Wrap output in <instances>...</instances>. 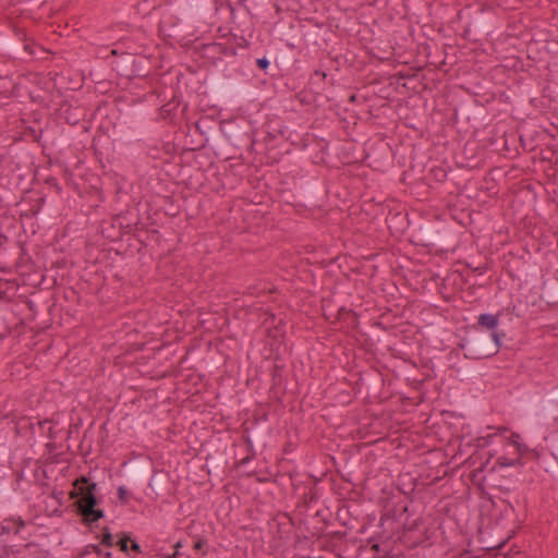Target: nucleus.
Returning a JSON list of instances; mask_svg holds the SVG:
<instances>
[{
  "instance_id": "bb28decb",
  "label": "nucleus",
  "mask_w": 558,
  "mask_h": 558,
  "mask_svg": "<svg viewBox=\"0 0 558 558\" xmlns=\"http://www.w3.org/2000/svg\"><path fill=\"white\" fill-rule=\"evenodd\" d=\"M205 546H206V541H204V539H198V541H196V542L194 543L193 548H194L195 550H197V551H202V553H203V555H205V554H206V551H204V550H203Z\"/></svg>"
},
{
  "instance_id": "7ed1b4c3",
  "label": "nucleus",
  "mask_w": 558,
  "mask_h": 558,
  "mask_svg": "<svg viewBox=\"0 0 558 558\" xmlns=\"http://www.w3.org/2000/svg\"><path fill=\"white\" fill-rule=\"evenodd\" d=\"M501 333L493 331L490 336L480 335L465 339L460 347L469 359L489 357L498 353L501 347Z\"/></svg>"
},
{
  "instance_id": "864d4df0",
  "label": "nucleus",
  "mask_w": 558,
  "mask_h": 558,
  "mask_svg": "<svg viewBox=\"0 0 558 558\" xmlns=\"http://www.w3.org/2000/svg\"><path fill=\"white\" fill-rule=\"evenodd\" d=\"M111 53H112V54H117V50H114V49H113V50H111Z\"/></svg>"
},
{
  "instance_id": "ea45409f",
  "label": "nucleus",
  "mask_w": 558,
  "mask_h": 558,
  "mask_svg": "<svg viewBox=\"0 0 558 558\" xmlns=\"http://www.w3.org/2000/svg\"><path fill=\"white\" fill-rule=\"evenodd\" d=\"M547 299H549V300H557L558 299V290H555L550 294H548Z\"/></svg>"
},
{
  "instance_id": "423d86ee",
  "label": "nucleus",
  "mask_w": 558,
  "mask_h": 558,
  "mask_svg": "<svg viewBox=\"0 0 558 558\" xmlns=\"http://www.w3.org/2000/svg\"><path fill=\"white\" fill-rule=\"evenodd\" d=\"M379 542L376 537H372L369 539V544L372 545V549L376 551L373 558H404L401 553H392V548L390 546V538L392 535L386 534L384 531L378 535Z\"/></svg>"
},
{
  "instance_id": "0eeeda50",
  "label": "nucleus",
  "mask_w": 558,
  "mask_h": 558,
  "mask_svg": "<svg viewBox=\"0 0 558 558\" xmlns=\"http://www.w3.org/2000/svg\"><path fill=\"white\" fill-rule=\"evenodd\" d=\"M59 117L70 125H76L84 119L85 113L80 106H73L69 102H63L59 108Z\"/></svg>"
},
{
  "instance_id": "9d476101",
  "label": "nucleus",
  "mask_w": 558,
  "mask_h": 558,
  "mask_svg": "<svg viewBox=\"0 0 558 558\" xmlns=\"http://www.w3.org/2000/svg\"><path fill=\"white\" fill-rule=\"evenodd\" d=\"M223 134L235 148H240L241 146L248 144L251 141L247 132H243L234 126L226 128Z\"/></svg>"
},
{
  "instance_id": "1a4fd4ad",
  "label": "nucleus",
  "mask_w": 558,
  "mask_h": 558,
  "mask_svg": "<svg viewBox=\"0 0 558 558\" xmlns=\"http://www.w3.org/2000/svg\"><path fill=\"white\" fill-rule=\"evenodd\" d=\"M293 29V41L294 43H308L311 40H314L317 37V27H310L305 24H299L296 27L291 25L290 27Z\"/></svg>"
},
{
  "instance_id": "a18cd8bd",
  "label": "nucleus",
  "mask_w": 558,
  "mask_h": 558,
  "mask_svg": "<svg viewBox=\"0 0 558 558\" xmlns=\"http://www.w3.org/2000/svg\"><path fill=\"white\" fill-rule=\"evenodd\" d=\"M316 495L315 493L311 492L310 493V501H313L315 499Z\"/></svg>"
},
{
  "instance_id": "2f4dec72",
  "label": "nucleus",
  "mask_w": 558,
  "mask_h": 558,
  "mask_svg": "<svg viewBox=\"0 0 558 558\" xmlns=\"http://www.w3.org/2000/svg\"><path fill=\"white\" fill-rule=\"evenodd\" d=\"M15 35L19 41H27V36L24 29H15Z\"/></svg>"
},
{
  "instance_id": "5701e85b",
  "label": "nucleus",
  "mask_w": 558,
  "mask_h": 558,
  "mask_svg": "<svg viewBox=\"0 0 558 558\" xmlns=\"http://www.w3.org/2000/svg\"><path fill=\"white\" fill-rule=\"evenodd\" d=\"M269 64H270V62H269L268 58H266V57L258 58L256 60V65L259 70L266 71L268 69Z\"/></svg>"
},
{
  "instance_id": "de8ad7c7",
  "label": "nucleus",
  "mask_w": 558,
  "mask_h": 558,
  "mask_svg": "<svg viewBox=\"0 0 558 558\" xmlns=\"http://www.w3.org/2000/svg\"><path fill=\"white\" fill-rule=\"evenodd\" d=\"M494 473H495V466H493V468L490 469V471H489V476H493V475H494Z\"/></svg>"
},
{
  "instance_id": "6ab92c4d",
  "label": "nucleus",
  "mask_w": 558,
  "mask_h": 558,
  "mask_svg": "<svg viewBox=\"0 0 558 558\" xmlns=\"http://www.w3.org/2000/svg\"><path fill=\"white\" fill-rule=\"evenodd\" d=\"M266 291V288H259L258 284H253L246 288L245 294L251 296H258L260 293H265Z\"/></svg>"
},
{
  "instance_id": "f03ea898",
  "label": "nucleus",
  "mask_w": 558,
  "mask_h": 558,
  "mask_svg": "<svg viewBox=\"0 0 558 558\" xmlns=\"http://www.w3.org/2000/svg\"><path fill=\"white\" fill-rule=\"evenodd\" d=\"M416 244L439 250H448L453 245L452 231L441 223H425L415 234Z\"/></svg>"
},
{
  "instance_id": "393cba45",
  "label": "nucleus",
  "mask_w": 558,
  "mask_h": 558,
  "mask_svg": "<svg viewBox=\"0 0 558 558\" xmlns=\"http://www.w3.org/2000/svg\"><path fill=\"white\" fill-rule=\"evenodd\" d=\"M477 27L483 31V32H486L489 29V21L486 19V17H481L478 19L477 21Z\"/></svg>"
},
{
  "instance_id": "4be33fe9",
  "label": "nucleus",
  "mask_w": 558,
  "mask_h": 558,
  "mask_svg": "<svg viewBox=\"0 0 558 558\" xmlns=\"http://www.w3.org/2000/svg\"><path fill=\"white\" fill-rule=\"evenodd\" d=\"M247 445H248V449L251 451V454H247L246 457H244L242 460H240V462L238 463V465H244L246 463H248L252 459H254L255 457V452L253 450V445L250 440V438H247Z\"/></svg>"
},
{
  "instance_id": "c85d7f7f",
  "label": "nucleus",
  "mask_w": 558,
  "mask_h": 558,
  "mask_svg": "<svg viewBox=\"0 0 558 558\" xmlns=\"http://www.w3.org/2000/svg\"><path fill=\"white\" fill-rule=\"evenodd\" d=\"M132 550L134 553H137V554H141L142 553V547L141 545L134 541V539H131V546H129V551Z\"/></svg>"
},
{
  "instance_id": "3c124183",
  "label": "nucleus",
  "mask_w": 558,
  "mask_h": 558,
  "mask_svg": "<svg viewBox=\"0 0 558 558\" xmlns=\"http://www.w3.org/2000/svg\"><path fill=\"white\" fill-rule=\"evenodd\" d=\"M246 0H239V4H243Z\"/></svg>"
},
{
  "instance_id": "58836bf2",
  "label": "nucleus",
  "mask_w": 558,
  "mask_h": 558,
  "mask_svg": "<svg viewBox=\"0 0 558 558\" xmlns=\"http://www.w3.org/2000/svg\"><path fill=\"white\" fill-rule=\"evenodd\" d=\"M92 550L97 554L98 556L102 555V549L100 548V545H90L89 546Z\"/></svg>"
},
{
  "instance_id": "f704fd0d",
  "label": "nucleus",
  "mask_w": 558,
  "mask_h": 558,
  "mask_svg": "<svg viewBox=\"0 0 558 558\" xmlns=\"http://www.w3.org/2000/svg\"><path fill=\"white\" fill-rule=\"evenodd\" d=\"M225 54L235 56L236 54V48L235 47H226L223 50Z\"/></svg>"
},
{
  "instance_id": "c9c22d12",
  "label": "nucleus",
  "mask_w": 558,
  "mask_h": 558,
  "mask_svg": "<svg viewBox=\"0 0 558 558\" xmlns=\"http://www.w3.org/2000/svg\"><path fill=\"white\" fill-rule=\"evenodd\" d=\"M31 132H32V134L34 136V140L39 143L40 140H41V136H43V130H39L38 134L35 132L34 129H31Z\"/></svg>"
},
{
  "instance_id": "a19ab883",
  "label": "nucleus",
  "mask_w": 558,
  "mask_h": 558,
  "mask_svg": "<svg viewBox=\"0 0 558 558\" xmlns=\"http://www.w3.org/2000/svg\"><path fill=\"white\" fill-rule=\"evenodd\" d=\"M553 456L556 459V461L558 462V444L556 445V447H555V449L553 451Z\"/></svg>"
},
{
  "instance_id": "f8f14e48",
  "label": "nucleus",
  "mask_w": 558,
  "mask_h": 558,
  "mask_svg": "<svg viewBox=\"0 0 558 558\" xmlns=\"http://www.w3.org/2000/svg\"><path fill=\"white\" fill-rule=\"evenodd\" d=\"M25 526V521L21 518L19 519H5L0 524V533L3 534H10L14 533L17 534L22 527Z\"/></svg>"
},
{
  "instance_id": "dca6fc26",
  "label": "nucleus",
  "mask_w": 558,
  "mask_h": 558,
  "mask_svg": "<svg viewBox=\"0 0 558 558\" xmlns=\"http://www.w3.org/2000/svg\"><path fill=\"white\" fill-rule=\"evenodd\" d=\"M545 405L551 415H556L558 413V391H555L547 397Z\"/></svg>"
},
{
  "instance_id": "7c9ffc66",
  "label": "nucleus",
  "mask_w": 558,
  "mask_h": 558,
  "mask_svg": "<svg viewBox=\"0 0 558 558\" xmlns=\"http://www.w3.org/2000/svg\"><path fill=\"white\" fill-rule=\"evenodd\" d=\"M250 46V41L244 37L236 38V47L239 48H247Z\"/></svg>"
},
{
  "instance_id": "6e6552de",
  "label": "nucleus",
  "mask_w": 558,
  "mask_h": 558,
  "mask_svg": "<svg viewBox=\"0 0 558 558\" xmlns=\"http://www.w3.org/2000/svg\"><path fill=\"white\" fill-rule=\"evenodd\" d=\"M123 466H126V474L133 482H142L149 474V465L146 462H123Z\"/></svg>"
},
{
  "instance_id": "8fccbe9b",
  "label": "nucleus",
  "mask_w": 558,
  "mask_h": 558,
  "mask_svg": "<svg viewBox=\"0 0 558 558\" xmlns=\"http://www.w3.org/2000/svg\"><path fill=\"white\" fill-rule=\"evenodd\" d=\"M131 457H132V458H136V452H135V451H132V452H131Z\"/></svg>"
},
{
  "instance_id": "473e14b6",
  "label": "nucleus",
  "mask_w": 558,
  "mask_h": 558,
  "mask_svg": "<svg viewBox=\"0 0 558 558\" xmlns=\"http://www.w3.org/2000/svg\"><path fill=\"white\" fill-rule=\"evenodd\" d=\"M33 47H34V44H33V43H26V41H25V45H24L23 49H24V51H25V52H27L28 54H31V56H32V54H34V49H33Z\"/></svg>"
},
{
  "instance_id": "09e8293b",
  "label": "nucleus",
  "mask_w": 558,
  "mask_h": 558,
  "mask_svg": "<svg viewBox=\"0 0 558 558\" xmlns=\"http://www.w3.org/2000/svg\"><path fill=\"white\" fill-rule=\"evenodd\" d=\"M47 182H48V183H50V182H54V185H57L56 178H51V179H49Z\"/></svg>"
},
{
  "instance_id": "39448f33",
  "label": "nucleus",
  "mask_w": 558,
  "mask_h": 558,
  "mask_svg": "<svg viewBox=\"0 0 558 558\" xmlns=\"http://www.w3.org/2000/svg\"><path fill=\"white\" fill-rule=\"evenodd\" d=\"M210 86L214 97L221 101L238 100L250 97L252 94V90L247 86L223 77L214 78Z\"/></svg>"
},
{
  "instance_id": "49530a36",
  "label": "nucleus",
  "mask_w": 558,
  "mask_h": 558,
  "mask_svg": "<svg viewBox=\"0 0 558 558\" xmlns=\"http://www.w3.org/2000/svg\"><path fill=\"white\" fill-rule=\"evenodd\" d=\"M104 558H113V557H112V553L107 551V553L104 555Z\"/></svg>"
},
{
  "instance_id": "9b49d317",
  "label": "nucleus",
  "mask_w": 558,
  "mask_h": 558,
  "mask_svg": "<svg viewBox=\"0 0 558 558\" xmlns=\"http://www.w3.org/2000/svg\"><path fill=\"white\" fill-rule=\"evenodd\" d=\"M168 476L169 473L163 469H154L148 481V487L159 494L163 489Z\"/></svg>"
},
{
  "instance_id": "603ef678",
  "label": "nucleus",
  "mask_w": 558,
  "mask_h": 558,
  "mask_svg": "<svg viewBox=\"0 0 558 558\" xmlns=\"http://www.w3.org/2000/svg\"><path fill=\"white\" fill-rule=\"evenodd\" d=\"M179 547H181V543H178V544L175 545V548H177V549H178Z\"/></svg>"
},
{
  "instance_id": "e433bc0d",
  "label": "nucleus",
  "mask_w": 558,
  "mask_h": 558,
  "mask_svg": "<svg viewBox=\"0 0 558 558\" xmlns=\"http://www.w3.org/2000/svg\"><path fill=\"white\" fill-rule=\"evenodd\" d=\"M435 173L439 181L445 180V178L447 175V173L442 169L436 170Z\"/></svg>"
},
{
  "instance_id": "aec40b11",
  "label": "nucleus",
  "mask_w": 558,
  "mask_h": 558,
  "mask_svg": "<svg viewBox=\"0 0 558 558\" xmlns=\"http://www.w3.org/2000/svg\"><path fill=\"white\" fill-rule=\"evenodd\" d=\"M521 464V459L520 458H517L514 460H511V459H508L506 457H500L498 458L497 460V464L500 466V468H505V466H510V465H514V464Z\"/></svg>"
},
{
  "instance_id": "79ce46f5",
  "label": "nucleus",
  "mask_w": 558,
  "mask_h": 558,
  "mask_svg": "<svg viewBox=\"0 0 558 558\" xmlns=\"http://www.w3.org/2000/svg\"><path fill=\"white\" fill-rule=\"evenodd\" d=\"M179 551L175 550L171 556H169V558H179Z\"/></svg>"
},
{
  "instance_id": "4468645a",
  "label": "nucleus",
  "mask_w": 558,
  "mask_h": 558,
  "mask_svg": "<svg viewBox=\"0 0 558 558\" xmlns=\"http://www.w3.org/2000/svg\"><path fill=\"white\" fill-rule=\"evenodd\" d=\"M130 534L125 532H120L118 534V541L114 543V546L119 547V550L125 555H129V543H131Z\"/></svg>"
},
{
  "instance_id": "412c9836",
  "label": "nucleus",
  "mask_w": 558,
  "mask_h": 558,
  "mask_svg": "<svg viewBox=\"0 0 558 558\" xmlns=\"http://www.w3.org/2000/svg\"><path fill=\"white\" fill-rule=\"evenodd\" d=\"M117 494H118V499L123 505L129 502V492L126 490V488L124 486H119L117 489Z\"/></svg>"
},
{
  "instance_id": "c756f323",
  "label": "nucleus",
  "mask_w": 558,
  "mask_h": 558,
  "mask_svg": "<svg viewBox=\"0 0 558 558\" xmlns=\"http://www.w3.org/2000/svg\"><path fill=\"white\" fill-rule=\"evenodd\" d=\"M279 62L282 64V65H289L290 62H291V57L289 53H282L279 56Z\"/></svg>"
},
{
  "instance_id": "f3484780",
  "label": "nucleus",
  "mask_w": 558,
  "mask_h": 558,
  "mask_svg": "<svg viewBox=\"0 0 558 558\" xmlns=\"http://www.w3.org/2000/svg\"><path fill=\"white\" fill-rule=\"evenodd\" d=\"M100 544L106 546V547H113L114 546L113 535H112V533H111V531H110V529L108 526H105L102 529Z\"/></svg>"
},
{
  "instance_id": "20e7f679",
  "label": "nucleus",
  "mask_w": 558,
  "mask_h": 558,
  "mask_svg": "<svg viewBox=\"0 0 558 558\" xmlns=\"http://www.w3.org/2000/svg\"><path fill=\"white\" fill-rule=\"evenodd\" d=\"M402 531L398 533L397 539L408 548L428 547L432 545L434 532L427 527L421 518L405 521L401 525Z\"/></svg>"
},
{
  "instance_id": "72a5a7b5",
  "label": "nucleus",
  "mask_w": 558,
  "mask_h": 558,
  "mask_svg": "<svg viewBox=\"0 0 558 558\" xmlns=\"http://www.w3.org/2000/svg\"><path fill=\"white\" fill-rule=\"evenodd\" d=\"M0 558H9V551L7 545L0 547Z\"/></svg>"
},
{
  "instance_id": "c03bdc74",
  "label": "nucleus",
  "mask_w": 558,
  "mask_h": 558,
  "mask_svg": "<svg viewBox=\"0 0 558 558\" xmlns=\"http://www.w3.org/2000/svg\"><path fill=\"white\" fill-rule=\"evenodd\" d=\"M2 493H3L4 495H7V494H9V493H10V489H9V487H8L7 485H5V486H3V490H2Z\"/></svg>"
},
{
  "instance_id": "f257e3e1",
  "label": "nucleus",
  "mask_w": 558,
  "mask_h": 558,
  "mask_svg": "<svg viewBox=\"0 0 558 558\" xmlns=\"http://www.w3.org/2000/svg\"><path fill=\"white\" fill-rule=\"evenodd\" d=\"M97 483L89 477L81 475L73 482V489L69 493L74 500L73 507L82 523L90 530L98 526L97 522L105 518V511L99 508L101 497L97 495Z\"/></svg>"
},
{
  "instance_id": "a211bd4d",
  "label": "nucleus",
  "mask_w": 558,
  "mask_h": 558,
  "mask_svg": "<svg viewBox=\"0 0 558 558\" xmlns=\"http://www.w3.org/2000/svg\"><path fill=\"white\" fill-rule=\"evenodd\" d=\"M282 366L275 365L272 368V386H278L282 381Z\"/></svg>"
},
{
  "instance_id": "b1692460",
  "label": "nucleus",
  "mask_w": 558,
  "mask_h": 558,
  "mask_svg": "<svg viewBox=\"0 0 558 558\" xmlns=\"http://www.w3.org/2000/svg\"><path fill=\"white\" fill-rule=\"evenodd\" d=\"M210 459H211V457L208 456L206 458V462L210 465V468H214V469L218 470L221 466V464H222V459H220V458L219 459H213V460H210Z\"/></svg>"
},
{
  "instance_id": "a878e982",
  "label": "nucleus",
  "mask_w": 558,
  "mask_h": 558,
  "mask_svg": "<svg viewBox=\"0 0 558 558\" xmlns=\"http://www.w3.org/2000/svg\"><path fill=\"white\" fill-rule=\"evenodd\" d=\"M345 315H353V316H356L355 313L352 311V310H345L344 307H341L339 311H338V314H337V318L338 319H344V316Z\"/></svg>"
},
{
  "instance_id": "4c0bfd02",
  "label": "nucleus",
  "mask_w": 558,
  "mask_h": 558,
  "mask_svg": "<svg viewBox=\"0 0 558 558\" xmlns=\"http://www.w3.org/2000/svg\"><path fill=\"white\" fill-rule=\"evenodd\" d=\"M386 524L393 525L395 524V520L391 519V518H388V517H386V518L383 517L381 518V525L384 526Z\"/></svg>"
},
{
  "instance_id": "cd10ccee",
  "label": "nucleus",
  "mask_w": 558,
  "mask_h": 558,
  "mask_svg": "<svg viewBox=\"0 0 558 558\" xmlns=\"http://www.w3.org/2000/svg\"><path fill=\"white\" fill-rule=\"evenodd\" d=\"M276 316L272 313H267L266 318L264 320V325L270 328L271 325L275 324Z\"/></svg>"
},
{
  "instance_id": "37998d69",
  "label": "nucleus",
  "mask_w": 558,
  "mask_h": 558,
  "mask_svg": "<svg viewBox=\"0 0 558 558\" xmlns=\"http://www.w3.org/2000/svg\"><path fill=\"white\" fill-rule=\"evenodd\" d=\"M356 100V95L352 94L350 97H349V101L353 102Z\"/></svg>"
},
{
  "instance_id": "ddd939ff",
  "label": "nucleus",
  "mask_w": 558,
  "mask_h": 558,
  "mask_svg": "<svg viewBox=\"0 0 558 558\" xmlns=\"http://www.w3.org/2000/svg\"><path fill=\"white\" fill-rule=\"evenodd\" d=\"M498 323H499L498 314L493 315V314L484 313V314H481L477 318V324L481 327L486 328L488 330H494L498 326Z\"/></svg>"
},
{
  "instance_id": "2eb2a0df",
  "label": "nucleus",
  "mask_w": 558,
  "mask_h": 558,
  "mask_svg": "<svg viewBox=\"0 0 558 558\" xmlns=\"http://www.w3.org/2000/svg\"><path fill=\"white\" fill-rule=\"evenodd\" d=\"M0 48L8 51L10 54L13 56H20L21 54V48L20 45L14 43L11 39H1L0 40Z\"/></svg>"
}]
</instances>
